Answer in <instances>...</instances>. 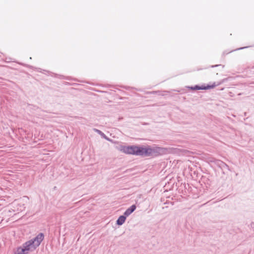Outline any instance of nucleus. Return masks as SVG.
<instances>
[{"mask_svg":"<svg viewBox=\"0 0 254 254\" xmlns=\"http://www.w3.org/2000/svg\"><path fill=\"white\" fill-rule=\"evenodd\" d=\"M44 238L43 233L39 234L35 238L24 243L14 251V254H27L29 252L34 251L41 244Z\"/></svg>","mask_w":254,"mask_h":254,"instance_id":"f257e3e1","label":"nucleus"},{"mask_svg":"<svg viewBox=\"0 0 254 254\" xmlns=\"http://www.w3.org/2000/svg\"><path fill=\"white\" fill-rule=\"evenodd\" d=\"M116 148L127 154L141 156V147L135 145L126 146L123 144H119L116 146Z\"/></svg>","mask_w":254,"mask_h":254,"instance_id":"f03ea898","label":"nucleus"},{"mask_svg":"<svg viewBox=\"0 0 254 254\" xmlns=\"http://www.w3.org/2000/svg\"><path fill=\"white\" fill-rule=\"evenodd\" d=\"M165 149L160 147H141V156H157L163 154L164 152Z\"/></svg>","mask_w":254,"mask_h":254,"instance_id":"7ed1b4c3","label":"nucleus"},{"mask_svg":"<svg viewBox=\"0 0 254 254\" xmlns=\"http://www.w3.org/2000/svg\"><path fill=\"white\" fill-rule=\"evenodd\" d=\"M217 85L215 84V83H213L212 85H207V86H198V85H195L194 86L190 87V89L192 90H207L211 88H213L215 87Z\"/></svg>","mask_w":254,"mask_h":254,"instance_id":"20e7f679","label":"nucleus"},{"mask_svg":"<svg viewBox=\"0 0 254 254\" xmlns=\"http://www.w3.org/2000/svg\"><path fill=\"white\" fill-rule=\"evenodd\" d=\"M135 205H132L130 207L127 208L126 211L124 212V215L127 217L130 214H131L136 209Z\"/></svg>","mask_w":254,"mask_h":254,"instance_id":"39448f33","label":"nucleus"},{"mask_svg":"<svg viewBox=\"0 0 254 254\" xmlns=\"http://www.w3.org/2000/svg\"><path fill=\"white\" fill-rule=\"evenodd\" d=\"M126 217L127 216L124 214L123 215L120 216L117 220V224L118 225H122L126 221Z\"/></svg>","mask_w":254,"mask_h":254,"instance_id":"423d86ee","label":"nucleus"},{"mask_svg":"<svg viewBox=\"0 0 254 254\" xmlns=\"http://www.w3.org/2000/svg\"><path fill=\"white\" fill-rule=\"evenodd\" d=\"M94 130L95 131H96V132H97L98 134H99L100 135H101L103 138H105L106 139H107L108 140H110V139L106 136V135L103 132H102L101 130H100L98 129H96V128H94Z\"/></svg>","mask_w":254,"mask_h":254,"instance_id":"0eeeda50","label":"nucleus"},{"mask_svg":"<svg viewBox=\"0 0 254 254\" xmlns=\"http://www.w3.org/2000/svg\"><path fill=\"white\" fill-rule=\"evenodd\" d=\"M244 48H240L238 49V50L243 49H244Z\"/></svg>","mask_w":254,"mask_h":254,"instance_id":"6e6552de","label":"nucleus"},{"mask_svg":"<svg viewBox=\"0 0 254 254\" xmlns=\"http://www.w3.org/2000/svg\"><path fill=\"white\" fill-rule=\"evenodd\" d=\"M218 66L217 65H215L214 66ZM214 66H212V67H213Z\"/></svg>","mask_w":254,"mask_h":254,"instance_id":"1a4fd4ad","label":"nucleus"}]
</instances>
